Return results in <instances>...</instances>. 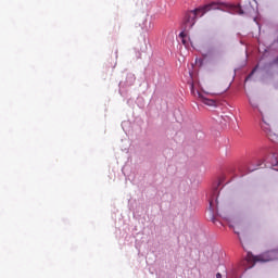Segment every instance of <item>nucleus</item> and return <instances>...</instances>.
<instances>
[{
  "label": "nucleus",
  "instance_id": "nucleus-1",
  "mask_svg": "<svg viewBox=\"0 0 278 278\" xmlns=\"http://www.w3.org/2000/svg\"><path fill=\"white\" fill-rule=\"evenodd\" d=\"M219 3L212 2L208 4H205L204 7L197 8L194 10L188 11L185 14L184 21H182V27L184 31L179 34V38L181 39L182 45L185 47H188V31L194 27L197 24V18H201V16H205L206 12H210V10H218Z\"/></svg>",
  "mask_w": 278,
  "mask_h": 278
},
{
  "label": "nucleus",
  "instance_id": "nucleus-2",
  "mask_svg": "<svg viewBox=\"0 0 278 278\" xmlns=\"http://www.w3.org/2000/svg\"><path fill=\"white\" fill-rule=\"evenodd\" d=\"M273 260H278L277 250L265 252L258 256H255L252 253H248L247 255V262H250V264H256V262H273Z\"/></svg>",
  "mask_w": 278,
  "mask_h": 278
},
{
  "label": "nucleus",
  "instance_id": "nucleus-3",
  "mask_svg": "<svg viewBox=\"0 0 278 278\" xmlns=\"http://www.w3.org/2000/svg\"><path fill=\"white\" fill-rule=\"evenodd\" d=\"M200 99L204 105H208L210 108H216V100L214 99H208L203 96H200Z\"/></svg>",
  "mask_w": 278,
  "mask_h": 278
},
{
  "label": "nucleus",
  "instance_id": "nucleus-4",
  "mask_svg": "<svg viewBox=\"0 0 278 278\" xmlns=\"http://www.w3.org/2000/svg\"><path fill=\"white\" fill-rule=\"evenodd\" d=\"M231 12H233V14H239V15L244 14V11H242V8H240V5H232Z\"/></svg>",
  "mask_w": 278,
  "mask_h": 278
},
{
  "label": "nucleus",
  "instance_id": "nucleus-5",
  "mask_svg": "<svg viewBox=\"0 0 278 278\" xmlns=\"http://www.w3.org/2000/svg\"><path fill=\"white\" fill-rule=\"evenodd\" d=\"M216 278H223V275L220 273H217Z\"/></svg>",
  "mask_w": 278,
  "mask_h": 278
},
{
  "label": "nucleus",
  "instance_id": "nucleus-6",
  "mask_svg": "<svg viewBox=\"0 0 278 278\" xmlns=\"http://www.w3.org/2000/svg\"><path fill=\"white\" fill-rule=\"evenodd\" d=\"M212 205H213V202H212V201H210V207H212Z\"/></svg>",
  "mask_w": 278,
  "mask_h": 278
},
{
  "label": "nucleus",
  "instance_id": "nucleus-7",
  "mask_svg": "<svg viewBox=\"0 0 278 278\" xmlns=\"http://www.w3.org/2000/svg\"><path fill=\"white\" fill-rule=\"evenodd\" d=\"M213 94H219L218 92H213Z\"/></svg>",
  "mask_w": 278,
  "mask_h": 278
}]
</instances>
